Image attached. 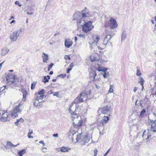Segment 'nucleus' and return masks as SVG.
<instances>
[{
  "label": "nucleus",
  "instance_id": "f257e3e1",
  "mask_svg": "<svg viewBox=\"0 0 156 156\" xmlns=\"http://www.w3.org/2000/svg\"><path fill=\"white\" fill-rule=\"evenodd\" d=\"M76 106L75 110L74 111H73L72 110L71 108H69V112L72 115L73 125L75 127H76V126H81L82 123V122L81 120V117H79L77 114L75 113L76 110Z\"/></svg>",
  "mask_w": 156,
  "mask_h": 156
},
{
  "label": "nucleus",
  "instance_id": "f03ea898",
  "mask_svg": "<svg viewBox=\"0 0 156 156\" xmlns=\"http://www.w3.org/2000/svg\"><path fill=\"white\" fill-rule=\"evenodd\" d=\"M35 98L33 100L34 105L36 107L39 108L42 105V103L44 102L42 100L44 95L38 94L36 93L35 94Z\"/></svg>",
  "mask_w": 156,
  "mask_h": 156
},
{
  "label": "nucleus",
  "instance_id": "7ed1b4c3",
  "mask_svg": "<svg viewBox=\"0 0 156 156\" xmlns=\"http://www.w3.org/2000/svg\"><path fill=\"white\" fill-rule=\"evenodd\" d=\"M87 97V94L84 91L82 92L74 100L73 102L77 104L83 102L86 100Z\"/></svg>",
  "mask_w": 156,
  "mask_h": 156
},
{
  "label": "nucleus",
  "instance_id": "20e7f679",
  "mask_svg": "<svg viewBox=\"0 0 156 156\" xmlns=\"http://www.w3.org/2000/svg\"><path fill=\"white\" fill-rule=\"evenodd\" d=\"M89 12L87 10V8L85 7L81 12H78L75 13L73 15V17L78 18L79 17H87L89 15Z\"/></svg>",
  "mask_w": 156,
  "mask_h": 156
},
{
  "label": "nucleus",
  "instance_id": "39448f33",
  "mask_svg": "<svg viewBox=\"0 0 156 156\" xmlns=\"http://www.w3.org/2000/svg\"><path fill=\"white\" fill-rule=\"evenodd\" d=\"M23 29L20 28L18 30L16 31L12 32L10 35V38L11 42H14L16 41L17 38L20 37V35Z\"/></svg>",
  "mask_w": 156,
  "mask_h": 156
},
{
  "label": "nucleus",
  "instance_id": "423d86ee",
  "mask_svg": "<svg viewBox=\"0 0 156 156\" xmlns=\"http://www.w3.org/2000/svg\"><path fill=\"white\" fill-rule=\"evenodd\" d=\"M22 105L21 103H19L12 111L11 113V115L12 117L15 118L18 116L19 114H21L22 112V109L20 108V106Z\"/></svg>",
  "mask_w": 156,
  "mask_h": 156
},
{
  "label": "nucleus",
  "instance_id": "0eeeda50",
  "mask_svg": "<svg viewBox=\"0 0 156 156\" xmlns=\"http://www.w3.org/2000/svg\"><path fill=\"white\" fill-rule=\"evenodd\" d=\"M94 27L92 25V22L89 21L87 23H85L82 26V30L84 32L87 33L88 31L91 30Z\"/></svg>",
  "mask_w": 156,
  "mask_h": 156
},
{
  "label": "nucleus",
  "instance_id": "6e6552de",
  "mask_svg": "<svg viewBox=\"0 0 156 156\" xmlns=\"http://www.w3.org/2000/svg\"><path fill=\"white\" fill-rule=\"evenodd\" d=\"M106 34L108 35L106 36L105 37V38L103 44L106 45H109L110 44L111 45V43L109 41V40L111 38V34L109 33L108 31H106Z\"/></svg>",
  "mask_w": 156,
  "mask_h": 156
},
{
  "label": "nucleus",
  "instance_id": "1a4fd4ad",
  "mask_svg": "<svg viewBox=\"0 0 156 156\" xmlns=\"http://www.w3.org/2000/svg\"><path fill=\"white\" fill-rule=\"evenodd\" d=\"M15 76L12 74H9L6 77L7 83H10V84H12L15 82Z\"/></svg>",
  "mask_w": 156,
  "mask_h": 156
},
{
  "label": "nucleus",
  "instance_id": "9d476101",
  "mask_svg": "<svg viewBox=\"0 0 156 156\" xmlns=\"http://www.w3.org/2000/svg\"><path fill=\"white\" fill-rule=\"evenodd\" d=\"M110 27V29H113L117 26L116 21L112 18H111L109 20Z\"/></svg>",
  "mask_w": 156,
  "mask_h": 156
},
{
  "label": "nucleus",
  "instance_id": "9b49d317",
  "mask_svg": "<svg viewBox=\"0 0 156 156\" xmlns=\"http://www.w3.org/2000/svg\"><path fill=\"white\" fill-rule=\"evenodd\" d=\"M9 114L7 112H5L2 115L0 118V120L2 122H6L9 120Z\"/></svg>",
  "mask_w": 156,
  "mask_h": 156
},
{
  "label": "nucleus",
  "instance_id": "f8f14e48",
  "mask_svg": "<svg viewBox=\"0 0 156 156\" xmlns=\"http://www.w3.org/2000/svg\"><path fill=\"white\" fill-rule=\"evenodd\" d=\"M74 20L77 19V25L79 27L80 26H83V25L85 24V22L84 20V18L83 17H79L78 18H77L73 17Z\"/></svg>",
  "mask_w": 156,
  "mask_h": 156
},
{
  "label": "nucleus",
  "instance_id": "ddd939ff",
  "mask_svg": "<svg viewBox=\"0 0 156 156\" xmlns=\"http://www.w3.org/2000/svg\"><path fill=\"white\" fill-rule=\"evenodd\" d=\"M90 139V137H88L87 135H86L81 139V143L82 144L84 145L85 144L87 143Z\"/></svg>",
  "mask_w": 156,
  "mask_h": 156
},
{
  "label": "nucleus",
  "instance_id": "4468645a",
  "mask_svg": "<svg viewBox=\"0 0 156 156\" xmlns=\"http://www.w3.org/2000/svg\"><path fill=\"white\" fill-rule=\"evenodd\" d=\"M73 43L70 39H66L65 41V45L66 48H69L72 45Z\"/></svg>",
  "mask_w": 156,
  "mask_h": 156
},
{
  "label": "nucleus",
  "instance_id": "2eb2a0df",
  "mask_svg": "<svg viewBox=\"0 0 156 156\" xmlns=\"http://www.w3.org/2000/svg\"><path fill=\"white\" fill-rule=\"evenodd\" d=\"M97 73L94 70H92L90 73V78L91 80H95V78L97 76Z\"/></svg>",
  "mask_w": 156,
  "mask_h": 156
},
{
  "label": "nucleus",
  "instance_id": "dca6fc26",
  "mask_svg": "<svg viewBox=\"0 0 156 156\" xmlns=\"http://www.w3.org/2000/svg\"><path fill=\"white\" fill-rule=\"evenodd\" d=\"M111 108L108 106L103 107L101 110L102 113L103 114H105L108 112L110 110Z\"/></svg>",
  "mask_w": 156,
  "mask_h": 156
},
{
  "label": "nucleus",
  "instance_id": "f3484780",
  "mask_svg": "<svg viewBox=\"0 0 156 156\" xmlns=\"http://www.w3.org/2000/svg\"><path fill=\"white\" fill-rule=\"evenodd\" d=\"M42 57L43 58V62L44 63L47 62L48 60V54H46L44 52L42 53Z\"/></svg>",
  "mask_w": 156,
  "mask_h": 156
},
{
  "label": "nucleus",
  "instance_id": "a211bd4d",
  "mask_svg": "<svg viewBox=\"0 0 156 156\" xmlns=\"http://www.w3.org/2000/svg\"><path fill=\"white\" fill-rule=\"evenodd\" d=\"M71 149L69 147H62L60 149V151L62 152H65L68 151L69 150H70Z\"/></svg>",
  "mask_w": 156,
  "mask_h": 156
},
{
  "label": "nucleus",
  "instance_id": "6ab92c4d",
  "mask_svg": "<svg viewBox=\"0 0 156 156\" xmlns=\"http://www.w3.org/2000/svg\"><path fill=\"white\" fill-rule=\"evenodd\" d=\"M109 119V118L108 116H104L103 120V122L102 123V124L104 125V122L105 123H107L108 122V120Z\"/></svg>",
  "mask_w": 156,
  "mask_h": 156
},
{
  "label": "nucleus",
  "instance_id": "aec40b11",
  "mask_svg": "<svg viewBox=\"0 0 156 156\" xmlns=\"http://www.w3.org/2000/svg\"><path fill=\"white\" fill-rule=\"evenodd\" d=\"M151 130L153 132L156 131V123L151 124Z\"/></svg>",
  "mask_w": 156,
  "mask_h": 156
},
{
  "label": "nucleus",
  "instance_id": "412c9836",
  "mask_svg": "<svg viewBox=\"0 0 156 156\" xmlns=\"http://www.w3.org/2000/svg\"><path fill=\"white\" fill-rule=\"evenodd\" d=\"M100 40V38L99 36H97L95 38V40H94V41L92 42V45H97V44L98 42V41Z\"/></svg>",
  "mask_w": 156,
  "mask_h": 156
},
{
  "label": "nucleus",
  "instance_id": "4be33fe9",
  "mask_svg": "<svg viewBox=\"0 0 156 156\" xmlns=\"http://www.w3.org/2000/svg\"><path fill=\"white\" fill-rule=\"evenodd\" d=\"M26 153V151L25 150L23 149L19 151L17 154L19 156H23V154Z\"/></svg>",
  "mask_w": 156,
  "mask_h": 156
},
{
  "label": "nucleus",
  "instance_id": "5701e85b",
  "mask_svg": "<svg viewBox=\"0 0 156 156\" xmlns=\"http://www.w3.org/2000/svg\"><path fill=\"white\" fill-rule=\"evenodd\" d=\"M23 121L24 120L22 118H21L19 119H17L16 121L15 122V124L17 126L19 124V122H23Z\"/></svg>",
  "mask_w": 156,
  "mask_h": 156
},
{
  "label": "nucleus",
  "instance_id": "b1692460",
  "mask_svg": "<svg viewBox=\"0 0 156 156\" xmlns=\"http://www.w3.org/2000/svg\"><path fill=\"white\" fill-rule=\"evenodd\" d=\"M22 93L23 94V98L24 101H26V98L27 94V92L25 90H23L22 91Z\"/></svg>",
  "mask_w": 156,
  "mask_h": 156
},
{
  "label": "nucleus",
  "instance_id": "393cba45",
  "mask_svg": "<svg viewBox=\"0 0 156 156\" xmlns=\"http://www.w3.org/2000/svg\"><path fill=\"white\" fill-rule=\"evenodd\" d=\"M139 80L140 81L138 82L141 85H143L144 81L143 78L141 77H140L139 78Z\"/></svg>",
  "mask_w": 156,
  "mask_h": 156
},
{
  "label": "nucleus",
  "instance_id": "a878e982",
  "mask_svg": "<svg viewBox=\"0 0 156 156\" xmlns=\"http://www.w3.org/2000/svg\"><path fill=\"white\" fill-rule=\"evenodd\" d=\"M136 75L137 76H140L141 75L139 68L138 67H137Z\"/></svg>",
  "mask_w": 156,
  "mask_h": 156
},
{
  "label": "nucleus",
  "instance_id": "bb28decb",
  "mask_svg": "<svg viewBox=\"0 0 156 156\" xmlns=\"http://www.w3.org/2000/svg\"><path fill=\"white\" fill-rule=\"evenodd\" d=\"M122 40H124L126 38V32L125 31H124L122 34Z\"/></svg>",
  "mask_w": 156,
  "mask_h": 156
},
{
  "label": "nucleus",
  "instance_id": "cd10ccee",
  "mask_svg": "<svg viewBox=\"0 0 156 156\" xmlns=\"http://www.w3.org/2000/svg\"><path fill=\"white\" fill-rule=\"evenodd\" d=\"M36 82L34 81L33 82L31 85V90H33L34 89L36 85Z\"/></svg>",
  "mask_w": 156,
  "mask_h": 156
},
{
  "label": "nucleus",
  "instance_id": "c85d7f7f",
  "mask_svg": "<svg viewBox=\"0 0 156 156\" xmlns=\"http://www.w3.org/2000/svg\"><path fill=\"white\" fill-rule=\"evenodd\" d=\"M148 123L150 125L151 123L153 122V123H154L155 122V121H156V119L154 120H153V119H149V117L148 116Z\"/></svg>",
  "mask_w": 156,
  "mask_h": 156
},
{
  "label": "nucleus",
  "instance_id": "c756f323",
  "mask_svg": "<svg viewBox=\"0 0 156 156\" xmlns=\"http://www.w3.org/2000/svg\"><path fill=\"white\" fill-rule=\"evenodd\" d=\"M44 90L43 89H42L41 90L38 92V93H37V94H38L44 95L43 94H44Z\"/></svg>",
  "mask_w": 156,
  "mask_h": 156
},
{
  "label": "nucleus",
  "instance_id": "7c9ffc66",
  "mask_svg": "<svg viewBox=\"0 0 156 156\" xmlns=\"http://www.w3.org/2000/svg\"><path fill=\"white\" fill-rule=\"evenodd\" d=\"M113 86L112 85H110V88L108 90L109 93H113Z\"/></svg>",
  "mask_w": 156,
  "mask_h": 156
},
{
  "label": "nucleus",
  "instance_id": "2f4dec72",
  "mask_svg": "<svg viewBox=\"0 0 156 156\" xmlns=\"http://www.w3.org/2000/svg\"><path fill=\"white\" fill-rule=\"evenodd\" d=\"M145 112L146 110L145 109H143L140 112L139 116H142Z\"/></svg>",
  "mask_w": 156,
  "mask_h": 156
},
{
  "label": "nucleus",
  "instance_id": "473e14b6",
  "mask_svg": "<svg viewBox=\"0 0 156 156\" xmlns=\"http://www.w3.org/2000/svg\"><path fill=\"white\" fill-rule=\"evenodd\" d=\"M48 80L47 78V77L46 76H44L43 79V81L44 83H46V82H48Z\"/></svg>",
  "mask_w": 156,
  "mask_h": 156
},
{
  "label": "nucleus",
  "instance_id": "72a5a7b5",
  "mask_svg": "<svg viewBox=\"0 0 156 156\" xmlns=\"http://www.w3.org/2000/svg\"><path fill=\"white\" fill-rule=\"evenodd\" d=\"M54 64L51 63L50 65L48 66V71H49L53 67Z\"/></svg>",
  "mask_w": 156,
  "mask_h": 156
},
{
  "label": "nucleus",
  "instance_id": "f704fd0d",
  "mask_svg": "<svg viewBox=\"0 0 156 156\" xmlns=\"http://www.w3.org/2000/svg\"><path fill=\"white\" fill-rule=\"evenodd\" d=\"M7 146L12 147L13 144L10 141H8L7 143Z\"/></svg>",
  "mask_w": 156,
  "mask_h": 156
},
{
  "label": "nucleus",
  "instance_id": "c9c22d12",
  "mask_svg": "<svg viewBox=\"0 0 156 156\" xmlns=\"http://www.w3.org/2000/svg\"><path fill=\"white\" fill-rule=\"evenodd\" d=\"M6 86H4L0 89V92L3 91L4 89L6 88Z\"/></svg>",
  "mask_w": 156,
  "mask_h": 156
},
{
  "label": "nucleus",
  "instance_id": "e433bc0d",
  "mask_svg": "<svg viewBox=\"0 0 156 156\" xmlns=\"http://www.w3.org/2000/svg\"><path fill=\"white\" fill-rule=\"evenodd\" d=\"M64 58L66 60H67L68 59L70 60V57L69 55H65Z\"/></svg>",
  "mask_w": 156,
  "mask_h": 156
},
{
  "label": "nucleus",
  "instance_id": "4c0bfd02",
  "mask_svg": "<svg viewBox=\"0 0 156 156\" xmlns=\"http://www.w3.org/2000/svg\"><path fill=\"white\" fill-rule=\"evenodd\" d=\"M66 74H61V75H58V77H59L60 78H64L66 76Z\"/></svg>",
  "mask_w": 156,
  "mask_h": 156
},
{
  "label": "nucleus",
  "instance_id": "58836bf2",
  "mask_svg": "<svg viewBox=\"0 0 156 156\" xmlns=\"http://www.w3.org/2000/svg\"><path fill=\"white\" fill-rule=\"evenodd\" d=\"M97 152H98V150L96 149H95L94 150V156H96L97 154Z\"/></svg>",
  "mask_w": 156,
  "mask_h": 156
},
{
  "label": "nucleus",
  "instance_id": "ea45409f",
  "mask_svg": "<svg viewBox=\"0 0 156 156\" xmlns=\"http://www.w3.org/2000/svg\"><path fill=\"white\" fill-rule=\"evenodd\" d=\"M15 4L18 5L19 6H21V5L19 3V1H16L15 2Z\"/></svg>",
  "mask_w": 156,
  "mask_h": 156
},
{
  "label": "nucleus",
  "instance_id": "a19ab883",
  "mask_svg": "<svg viewBox=\"0 0 156 156\" xmlns=\"http://www.w3.org/2000/svg\"><path fill=\"white\" fill-rule=\"evenodd\" d=\"M80 135H77L76 136V140L77 141H79V140L80 139Z\"/></svg>",
  "mask_w": 156,
  "mask_h": 156
},
{
  "label": "nucleus",
  "instance_id": "79ce46f5",
  "mask_svg": "<svg viewBox=\"0 0 156 156\" xmlns=\"http://www.w3.org/2000/svg\"><path fill=\"white\" fill-rule=\"evenodd\" d=\"M79 35V36L80 37L83 38H85V35L83 34H80L79 35Z\"/></svg>",
  "mask_w": 156,
  "mask_h": 156
},
{
  "label": "nucleus",
  "instance_id": "37998d69",
  "mask_svg": "<svg viewBox=\"0 0 156 156\" xmlns=\"http://www.w3.org/2000/svg\"><path fill=\"white\" fill-rule=\"evenodd\" d=\"M58 92H55L53 94L54 96H56L58 97Z\"/></svg>",
  "mask_w": 156,
  "mask_h": 156
},
{
  "label": "nucleus",
  "instance_id": "c03bdc74",
  "mask_svg": "<svg viewBox=\"0 0 156 156\" xmlns=\"http://www.w3.org/2000/svg\"><path fill=\"white\" fill-rule=\"evenodd\" d=\"M151 136V135L150 133H148L147 134V136L146 139V140H147L148 139H149L150 137Z\"/></svg>",
  "mask_w": 156,
  "mask_h": 156
},
{
  "label": "nucleus",
  "instance_id": "a18cd8bd",
  "mask_svg": "<svg viewBox=\"0 0 156 156\" xmlns=\"http://www.w3.org/2000/svg\"><path fill=\"white\" fill-rule=\"evenodd\" d=\"M72 69L71 68H68L67 69V73H69V71L71 70Z\"/></svg>",
  "mask_w": 156,
  "mask_h": 156
},
{
  "label": "nucleus",
  "instance_id": "49530a36",
  "mask_svg": "<svg viewBox=\"0 0 156 156\" xmlns=\"http://www.w3.org/2000/svg\"><path fill=\"white\" fill-rule=\"evenodd\" d=\"M33 133V131L32 130H30V129L29 131V133H28V134H31Z\"/></svg>",
  "mask_w": 156,
  "mask_h": 156
},
{
  "label": "nucleus",
  "instance_id": "de8ad7c7",
  "mask_svg": "<svg viewBox=\"0 0 156 156\" xmlns=\"http://www.w3.org/2000/svg\"><path fill=\"white\" fill-rule=\"evenodd\" d=\"M28 137L29 138H33V137L32 136L30 135V134H28Z\"/></svg>",
  "mask_w": 156,
  "mask_h": 156
},
{
  "label": "nucleus",
  "instance_id": "09e8293b",
  "mask_svg": "<svg viewBox=\"0 0 156 156\" xmlns=\"http://www.w3.org/2000/svg\"><path fill=\"white\" fill-rule=\"evenodd\" d=\"M46 149H47L45 147H43L42 148L43 151V152H46Z\"/></svg>",
  "mask_w": 156,
  "mask_h": 156
},
{
  "label": "nucleus",
  "instance_id": "8fccbe9b",
  "mask_svg": "<svg viewBox=\"0 0 156 156\" xmlns=\"http://www.w3.org/2000/svg\"><path fill=\"white\" fill-rule=\"evenodd\" d=\"M52 136L54 137H58V134L57 133L54 134Z\"/></svg>",
  "mask_w": 156,
  "mask_h": 156
},
{
  "label": "nucleus",
  "instance_id": "3c124183",
  "mask_svg": "<svg viewBox=\"0 0 156 156\" xmlns=\"http://www.w3.org/2000/svg\"><path fill=\"white\" fill-rule=\"evenodd\" d=\"M103 75L104 78H106L107 77V74L106 73H105L103 74Z\"/></svg>",
  "mask_w": 156,
  "mask_h": 156
},
{
  "label": "nucleus",
  "instance_id": "603ef678",
  "mask_svg": "<svg viewBox=\"0 0 156 156\" xmlns=\"http://www.w3.org/2000/svg\"><path fill=\"white\" fill-rule=\"evenodd\" d=\"M137 89L138 88L137 87H135L134 89L133 90V91L135 92L137 90Z\"/></svg>",
  "mask_w": 156,
  "mask_h": 156
},
{
  "label": "nucleus",
  "instance_id": "864d4df0",
  "mask_svg": "<svg viewBox=\"0 0 156 156\" xmlns=\"http://www.w3.org/2000/svg\"><path fill=\"white\" fill-rule=\"evenodd\" d=\"M33 12H27V14L29 15H32L33 14Z\"/></svg>",
  "mask_w": 156,
  "mask_h": 156
},
{
  "label": "nucleus",
  "instance_id": "5fc2aeb1",
  "mask_svg": "<svg viewBox=\"0 0 156 156\" xmlns=\"http://www.w3.org/2000/svg\"><path fill=\"white\" fill-rule=\"evenodd\" d=\"M143 101L142 100H141L140 101V105L141 107H142V103H143Z\"/></svg>",
  "mask_w": 156,
  "mask_h": 156
},
{
  "label": "nucleus",
  "instance_id": "6e6d98bb",
  "mask_svg": "<svg viewBox=\"0 0 156 156\" xmlns=\"http://www.w3.org/2000/svg\"><path fill=\"white\" fill-rule=\"evenodd\" d=\"M109 151V149L106 152V153L104 154V155L103 156H106V155H107L108 153V152Z\"/></svg>",
  "mask_w": 156,
  "mask_h": 156
},
{
  "label": "nucleus",
  "instance_id": "4d7b16f0",
  "mask_svg": "<svg viewBox=\"0 0 156 156\" xmlns=\"http://www.w3.org/2000/svg\"><path fill=\"white\" fill-rule=\"evenodd\" d=\"M73 63H71V64L69 66V67H73Z\"/></svg>",
  "mask_w": 156,
  "mask_h": 156
},
{
  "label": "nucleus",
  "instance_id": "13d9d810",
  "mask_svg": "<svg viewBox=\"0 0 156 156\" xmlns=\"http://www.w3.org/2000/svg\"><path fill=\"white\" fill-rule=\"evenodd\" d=\"M90 60L92 62H93L94 61H96V60L95 58H90Z\"/></svg>",
  "mask_w": 156,
  "mask_h": 156
},
{
  "label": "nucleus",
  "instance_id": "bf43d9fd",
  "mask_svg": "<svg viewBox=\"0 0 156 156\" xmlns=\"http://www.w3.org/2000/svg\"><path fill=\"white\" fill-rule=\"evenodd\" d=\"M95 87L96 88L98 89H99L100 87L99 86H98L96 84H95Z\"/></svg>",
  "mask_w": 156,
  "mask_h": 156
},
{
  "label": "nucleus",
  "instance_id": "052dcab7",
  "mask_svg": "<svg viewBox=\"0 0 156 156\" xmlns=\"http://www.w3.org/2000/svg\"><path fill=\"white\" fill-rule=\"evenodd\" d=\"M19 144H17V145H14L13 144L12 147H16L17 145H19Z\"/></svg>",
  "mask_w": 156,
  "mask_h": 156
},
{
  "label": "nucleus",
  "instance_id": "680f3d73",
  "mask_svg": "<svg viewBox=\"0 0 156 156\" xmlns=\"http://www.w3.org/2000/svg\"><path fill=\"white\" fill-rule=\"evenodd\" d=\"M97 70L99 71H102V69H101L100 68H99L98 69H97Z\"/></svg>",
  "mask_w": 156,
  "mask_h": 156
},
{
  "label": "nucleus",
  "instance_id": "e2e57ef3",
  "mask_svg": "<svg viewBox=\"0 0 156 156\" xmlns=\"http://www.w3.org/2000/svg\"><path fill=\"white\" fill-rule=\"evenodd\" d=\"M16 22V21L15 20H12L10 24H12L13 23H15Z\"/></svg>",
  "mask_w": 156,
  "mask_h": 156
},
{
  "label": "nucleus",
  "instance_id": "0e129e2a",
  "mask_svg": "<svg viewBox=\"0 0 156 156\" xmlns=\"http://www.w3.org/2000/svg\"><path fill=\"white\" fill-rule=\"evenodd\" d=\"M44 141H42V140H41V141H39V143H40V144H43V143H44Z\"/></svg>",
  "mask_w": 156,
  "mask_h": 156
},
{
  "label": "nucleus",
  "instance_id": "69168bd1",
  "mask_svg": "<svg viewBox=\"0 0 156 156\" xmlns=\"http://www.w3.org/2000/svg\"><path fill=\"white\" fill-rule=\"evenodd\" d=\"M14 19V17L13 16H12L10 18L9 20H11L12 19Z\"/></svg>",
  "mask_w": 156,
  "mask_h": 156
},
{
  "label": "nucleus",
  "instance_id": "338daca9",
  "mask_svg": "<svg viewBox=\"0 0 156 156\" xmlns=\"http://www.w3.org/2000/svg\"><path fill=\"white\" fill-rule=\"evenodd\" d=\"M53 72L52 71H51L50 72L49 74L50 75H51L53 74Z\"/></svg>",
  "mask_w": 156,
  "mask_h": 156
},
{
  "label": "nucleus",
  "instance_id": "774afa93",
  "mask_svg": "<svg viewBox=\"0 0 156 156\" xmlns=\"http://www.w3.org/2000/svg\"><path fill=\"white\" fill-rule=\"evenodd\" d=\"M75 41L76 42L77 41V37H75Z\"/></svg>",
  "mask_w": 156,
  "mask_h": 156
}]
</instances>
